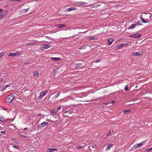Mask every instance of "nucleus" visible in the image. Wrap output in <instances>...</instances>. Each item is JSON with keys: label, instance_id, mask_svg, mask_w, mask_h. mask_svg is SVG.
I'll list each match as a JSON object with an SVG mask.
<instances>
[{"label": "nucleus", "instance_id": "f257e3e1", "mask_svg": "<svg viewBox=\"0 0 152 152\" xmlns=\"http://www.w3.org/2000/svg\"><path fill=\"white\" fill-rule=\"evenodd\" d=\"M15 96L13 94H10L8 95L5 99L6 103H10L12 101L15 99Z\"/></svg>", "mask_w": 152, "mask_h": 152}, {"label": "nucleus", "instance_id": "f03ea898", "mask_svg": "<svg viewBox=\"0 0 152 152\" xmlns=\"http://www.w3.org/2000/svg\"><path fill=\"white\" fill-rule=\"evenodd\" d=\"M48 91L46 90L44 91L41 92L40 93L39 96L38 97V99H42L46 94L48 93Z\"/></svg>", "mask_w": 152, "mask_h": 152}, {"label": "nucleus", "instance_id": "7ed1b4c3", "mask_svg": "<svg viewBox=\"0 0 152 152\" xmlns=\"http://www.w3.org/2000/svg\"><path fill=\"white\" fill-rule=\"evenodd\" d=\"M141 36V34L137 33L135 34L130 35H129V37L134 38H139Z\"/></svg>", "mask_w": 152, "mask_h": 152}, {"label": "nucleus", "instance_id": "20e7f679", "mask_svg": "<svg viewBox=\"0 0 152 152\" xmlns=\"http://www.w3.org/2000/svg\"><path fill=\"white\" fill-rule=\"evenodd\" d=\"M7 14V10L5 11L2 13L0 14V20L4 18Z\"/></svg>", "mask_w": 152, "mask_h": 152}, {"label": "nucleus", "instance_id": "39448f33", "mask_svg": "<svg viewBox=\"0 0 152 152\" xmlns=\"http://www.w3.org/2000/svg\"><path fill=\"white\" fill-rule=\"evenodd\" d=\"M48 123L47 122H44L40 124L38 126V129H42V128L46 126V124H47Z\"/></svg>", "mask_w": 152, "mask_h": 152}, {"label": "nucleus", "instance_id": "423d86ee", "mask_svg": "<svg viewBox=\"0 0 152 152\" xmlns=\"http://www.w3.org/2000/svg\"><path fill=\"white\" fill-rule=\"evenodd\" d=\"M127 45V44L124 43L120 44V45H118L117 47H116L115 48V50H118L120 49L121 48H122L124 46H126Z\"/></svg>", "mask_w": 152, "mask_h": 152}, {"label": "nucleus", "instance_id": "0eeeda50", "mask_svg": "<svg viewBox=\"0 0 152 152\" xmlns=\"http://www.w3.org/2000/svg\"><path fill=\"white\" fill-rule=\"evenodd\" d=\"M51 46L49 44L42 45L41 48L43 50L46 49L50 47Z\"/></svg>", "mask_w": 152, "mask_h": 152}, {"label": "nucleus", "instance_id": "6e6552de", "mask_svg": "<svg viewBox=\"0 0 152 152\" xmlns=\"http://www.w3.org/2000/svg\"><path fill=\"white\" fill-rule=\"evenodd\" d=\"M148 16L149 17L150 19H145V21H147L148 23L152 20V15L150 13H148Z\"/></svg>", "mask_w": 152, "mask_h": 152}, {"label": "nucleus", "instance_id": "1a4fd4ad", "mask_svg": "<svg viewBox=\"0 0 152 152\" xmlns=\"http://www.w3.org/2000/svg\"><path fill=\"white\" fill-rule=\"evenodd\" d=\"M88 3L86 2H83L82 1H80L77 2V4L79 6H83L84 5L87 4Z\"/></svg>", "mask_w": 152, "mask_h": 152}, {"label": "nucleus", "instance_id": "9d476101", "mask_svg": "<svg viewBox=\"0 0 152 152\" xmlns=\"http://www.w3.org/2000/svg\"><path fill=\"white\" fill-rule=\"evenodd\" d=\"M77 10V9L76 8L74 7H71L67 9L66 10L67 12H69L72 10Z\"/></svg>", "mask_w": 152, "mask_h": 152}, {"label": "nucleus", "instance_id": "9b49d317", "mask_svg": "<svg viewBox=\"0 0 152 152\" xmlns=\"http://www.w3.org/2000/svg\"><path fill=\"white\" fill-rule=\"evenodd\" d=\"M141 53L140 51H138L135 53H132V56H140L141 55Z\"/></svg>", "mask_w": 152, "mask_h": 152}, {"label": "nucleus", "instance_id": "f8f14e48", "mask_svg": "<svg viewBox=\"0 0 152 152\" xmlns=\"http://www.w3.org/2000/svg\"><path fill=\"white\" fill-rule=\"evenodd\" d=\"M18 55V53H10L9 54L8 56H16Z\"/></svg>", "mask_w": 152, "mask_h": 152}, {"label": "nucleus", "instance_id": "ddd939ff", "mask_svg": "<svg viewBox=\"0 0 152 152\" xmlns=\"http://www.w3.org/2000/svg\"><path fill=\"white\" fill-rule=\"evenodd\" d=\"M113 146V144H108L107 146L106 147L105 150H108L110 149V148Z\"/></svg>", "mask_w": 152, "mask_h": 152}, {"label": "nucleus", "instance_id": "4468645a", "mask_svg": "<svg viewBox=\"0 0 152 152\" xmlns=\"http://www.w3.org/2000/svg\"><path fill=\"white\" fill-rule=\"evenodd\" d=\"M57 150L56 148H49L48 149V152H52L54 151Z\"/></svg>", "mask_w": 152, "mask_h": 152}, {"label": "nucleus", "instance_id": "2eb2a0df", "mask_svg": "<svg viewBox=\"0 0 152 152\" xmlns=\"http://www.w3.org/2000/svg\"><path fill=\"white\" fill-rule=\"evenodd\" d=\"M51 59L52 60L56 61H59L61 59L60 58L58 57H51Z\"/></svg>", "mask_w": 152, "mask_h": 152}, {"label": "nucleus", "instance_id": "dca6fc26", "mask_svg": "<svg viewBox=\"0 0 152 152\" xmlns=\"http://www.w3.org/2000/svg\"><path fill=\"white\" fill-rule=\"evenodd\" d=\"M137 24H132L128 28V29H132L134 28L137 25Z\"/></svg>", "mask_w": 152, "mask_h": 152}, {"label": "nucleus", "instance_id": "f3484780", "mask_svg": "<svg viewBox=\"0 0 152 152\" xmlns=\"http://www.w3.org/2000/svg\"><path fill=\"white\" fill-rule=\"evenodd\" d=\"M39 75V73L37 71H35L34 72V76L37 77Z\"/></svg>", "mask_w": 152, "mask_h": 152}, {"label": "nucleus", "instance_id": "a211bd4d", "mask_svg": "<svg viewBox=\"0 0 152 152\" xmlns=\"http://www.w3.org/2000/svg\"><path fill=\"white\" fill-rule=\"evenodd\" d=\"M88 39L90 40H96L97 39V37H96L89 36L88 37Z\"/></svg>", "mask_w": 152, "mask_h": 152}, {"label": "nucleus", "instance_id": "6ab92c4d", "mask_svg": "<svg viewBox=\"0 0 152 152\" xmlns=\"http://www.w3.org/2000/svg\"><path fill=\"white\" fill-rule=\"evenodd\" d=\"M65 26V25L64 24H57L56 26L58 28H61Z\"/></svg>", "mask_w": 152, "mask_h": 152}, {"label": "nucleus", "instance_id": "aec40b11", "mask_svg": "<svg viewBox=\"0 0 152 152\" xmlns=\"http://www.w3.org/2000/svg\"><path fill=\"white\" fill-rule=\"evenodd\" d=\"M108 45H110L112 43L113 41V40L112 39L109 38L108 39Z\"/></svg>", "mask_w": 152, "mask_h": 152}, {"label": "nucleus", "instance_id": "412c9836", "mask_svg": "<svg viewBox=\"0 0 152 152\" xmlns=\"http://www.w3.org/2000/svg\"><path fill=\"white\" fill-rule=\"evenodd\" d=\"M140 20L142 21L143 23H148V21H145V19H144L142 16H141L140 18Z\"/></svg>", "mask_w": 152, "mask_h": 152}, {"label": "nucleus", "instance_id": "4be33fe9", "mask_svg": "<svg viewBox=\"0 0 152 152\" xmlns=\"http://www.w3.org/2000/svg\"><path fill=\"white\" fill-rule=\"evenodd\" d=\"M100 6V4H99V3H98L97 4L96 3H95L93 4V7H94V8H96Z\"/></svg>", "mask_w": 152, "mask_h": 152}, {"label": "nucleus", "instance_id": "5701e85b", "mask_svg": "<svg viewBox=\"0 0 152 152\" xmlns=\"http://www.w3.org/2000/svg\"><path fill=\"white\" fill-rule=\"evenodd\" d=\"M82 65V64L81 63L75 64V66L76 68H78L80 66H81Z\"/></svg>", "mask_w": 152, "mask_h": 152}, {"label": "nucleus", "instance_id": "b1692460", "mask_svg": "<svg viewBox=\"0 0 152 152\" xmlns=\"http://www.w3.org/2000/svg\"><path fill=\"white\" fill-rule=\"evenodd\" d=\"M51 113L53 115H56V112L54 110H51Z\"/></svg>", "mask_w": 152, "mask_h": 152}, {"label": "nucleus", "instance_id": "393cba45", "mask_svg": "<svg viewBox=\"0 0 152 152\" xmlns=\"http://www.w3.org/2000/svg\"><path fill=\"white\" fill-rule=\"evenodd\" d=\"M130 112V110H124L123 111V113L124 114H128Z\"/></svg>", "mask_w": 152, "mask_h": 152}, {"label": "nucleus", "instance_id": "a878e982", "mask_svg": "<svg viewBox=\"0 0 152 152\" xmlns=\"http://www.w3.org/2000/svg\"><path fill=\"white\" fill-rule=\"evenodd\" d=\"M137 148V145H135L132 148L131 150H135Z\"/></svg>", "mask_w": 152, "mask_h": 152}, {"label": "nucleus", "instance_id": "bb28decb", "mask_svg": "<svg viewBox=\"0 0 152 152\" xmlns=\"http://www.w3.org/2000/svg\"><path fill=\"white\" fill-rule=\"evenodd\" d=\"M137 148V145H135L132 148L131 150H135Z\"/></svg>", "mask_w": 152, "mask_h": 152}, {"label": "nucleus", "instance_id": "cd10ccee", "mask_svg": "<svg viewBox=\"0 0 152 152\" xmlns=\"http://www.w3.org/2000/svg\"><path fill=\"white\" fill-rule=\"evenodd\" d=\"M137 145V148H139L140 147H141L142 146V144L141 143V142L139 143H137L136 144Z\"/></svg>", "mask_w": 152, "mask_h": 152}, {"label": "nucleus", "instance_id": "c85d7f7f", "mask_svg": "<svg viewBox=\"0 0 152 152\" xmlns=\"http://www.w3.org/2000/svg\"><path fill=\"white\" fill-rule=\"evenodd\" d=\"M124 89L125 91H128V85H126L124 88Z\"/></svg>", "mask_w": 152, "mask_h": 152}, {"label": "nucleus", "instance_id": "c756f323", "mask_svg": "<svg viewBox=\"0 0 152 152\" xmlns=\"http://www.w3.org/2000/svg\"><path fill=\"white\" fill-rule=\"evenodd\" d=\"M86 47L85 46H83L80 48H79L78 49H80V50H82V49H86Z\"/></svg>", "mask_w": 152, "mask_h": 152}, {"label": "nucleus", "instance_id": "7c9ffc66", "mask_svg": "<svg viewBox=\"0 0 152 152\" xmlns=\"http://www.w3.org/2000/svg\"><path fill=\"white\" fill-rule=\"evenodd\" d=\"M29 10V8H27V9H24L23 10V12L24 13H25V12H28Z\"/></svg>", "mask_w": 152, "mask_h": 152}, {"label": "nucleus", "instance_id": "2f4dec72", "mask_svg": "<svg viewBox=\"0 0 152 152\" xmlns=\"http://www.w3.org/2000/svg\"><path fill=\"white\" fill-rule=\"evenodd\" d=\"M4 52H1L0 53V58L2 57L4 55Z\"/></svg>", "mask_w": 152, "mask_h": 152}, {"label": "nucleus", "instance_id": "473e14b6", "mask_svg": "<svg viewBox=\"0 0 152 152\" xmlns=\"http://www.w3.org/2000/svg\"><path fill=\"white\" fill-rule=\"evenodd\" d=\"M68 113L69 114H71L72 113V112L69 111H66L64 112V113Z\"/></svg>", "mask_w": 152, "mask_h": 152}, {"label": "nucleus", "instance_id": "72a5a7b5", "mask_svg": "<svg viewBox=\"0 0 152 152\" xmlns=\"http://www.w3.org/2000/svg\"><path fill=\"white\" fill-rule=\"evenodd\" d=\"M14 142L16 144H18L19 143V142L18 140H15L14 141Z\"/></svg>", "mask_w": 152, "mask_h": 152}, {"label": "nucleus", "instance_id": "f704fd0d", "mask_svg": "<svg viewBox=\"0 0 152 152\" xmlns=\"http://www.w3.org/2000/svg\"><path fill=\"white\" fill-rule=\"evenodd\" d=\"M111 133V131L110 130V132H109V133H108V134H107L106 136H105V137H108L109 136H111V135L110 134V135H109Z\"/></svg>", "mask_w": 152, "mask_h": 152}, {"label": "nucleus", "instance_id": "c9c22d12", "mask_svg": "<svg viewBox=\"0 0 152 152\" xmlns=\"http://www.w3.org/2000/svg\"><path fill=\"white\" fill-rule=\"evenodd\" d=\"M147 142V140H145L141 142V143L142 144V145H143L144 144L146 143Z\"/></svg>", "mask_w": 152, "mask_h": 152}, {"label": "nucleus", "instance_id": "e433bc0d", "mask_svg": "<svg viewBox=\"0 0 152 152\" xmlns=\"http://www.w3.org/2000/svg\"><path fill=\"white\" fill-rule=\"evenodd\" d=\"M60 94V93H58L57 94H56L55 96V98H57L58 97V96H59Z\"/></svg>", "mask_w": 152, "mask_h": 152}, {"label": "nucleus", "instance_id": "4c0bfd02", "mask_svg": "<svg viewBox=\"0 0 152 152\" xmlns=\"http://www.w3.org/2000/svg\"><path fill=\"white\" fill-rule=\"evenodd\" d=\"M61 106H58L57 107V109L58 110H59L61 109Z\"/></svg>", "mask_w": 152, "mask_h": 152}, {"label": "nucleus", "instance_id": "58836bf2", "mask_svg": "<svg viewBox=\"0 0 152 152\" xmlns=\"http://www.w3.org/2000/svg\"><path fill=\"white\" fill-rule=\"evenodd\" d=\"M0 121L2 122H4V118H3L1 117V118H0Z\"/></svg>", "mask_w": 152, "mask_h": 152}, {"label": "nucleus", "instance_id": "ea45409f", "mask_svg": "<svg viewBox=\"0 0 152 152\" xmlns=\"http://www.w3.org/2000/svg\"><path fill=\"white\" fill-rule=\"evenodd\" d=\"M20 136L21 137H23V138H26V136H25L24 135H23L22 134H20Z\"/></svg>", "mask_w": 152, "mask_h": 152}, {"label": "nucleus", "instance_id": "a19ab883", "mask_svg": "<svg viewBox=\"0 0 152 152\" xmlns=\"http://www.w3.org/2000/svg\"><path fill=\"white\" fill-rule=\"evenodd\" d=\"M6 132V131H4L1 132V133L3 134H4Z\"/></svg>", "mask_w": 152, "mask_h": 152}, {"label": "nucleus", "instance_id": "79ce46f5", "mask_svg": "<svg viewBox=\"0 0 152 152\" xmlns=\"http://www.w3.org/2000/svg\"><path fill=\"white\" fill-rule=\"evenodd\" d=\"M137 24V25H139L140 26H141L142 25V24L139 23V21H138L137 22V23L136 24Z\"/></svg>", "mask_w": 152, "mask_h": 152}, {"label": "nucleus", "instance_id": "37998d69", "mask_svg": "<svg viewBox=\"0 0 152 152\" xmlns=\"http://www.w3.org/2000/svg\"><path fill=\"white\" fill-rule=\"evenodd\" d=\"M12 147L15 148H17V149L19 148L16 145H13V146Z\"/></svg>", "mask_w": 152, "mask_h": 152}, {"label": "nucleus", "instance_id": "c03bdc74", "mask_svg": "<svg viewBox=\"0 0 152 152\" xmlns=\"http://www.w3.org/2000/svg\"><path fill=\"white\" fill-rule=\"evenodd\" d=\"M88 31H88H84V32H80H80H79V33H78V34H80V33H83V34H85V33H86V32H87Z\"/></svg>", "mask_w": 152, "mask_h": 152}, {"label": "nucleus", "instance_id": "a18cd8bd", "mask_svg": "<svg viewBox=\"0 0 152 152\" xmlns=\"http://www.w3.org/2000/svg\"><path fill=\"white\" fill-rule=\"evenodd\" d=\"M93 4L90 5H88V6L91 7V8H94V7H93Z\"/></svg>", "mask_w": 152, "mask_h": 152}, {"label": "nucleus", "instance_id": "49530a36", "mask_svg": "<svg viewBox=\"0 0 152 152\" xmlns=\"http://www.w3.org/2000/svg\"><path fill=\"white\" fill-rule=\"evenodd\" d=\"M82 146H79V147H78L77 148L78 149H80V148H82Z\"/></svg>", "mask_w": 152, "mask_h": 152}, {"label": "nucleus", "instance_id": "de8ad7c7", "mask_svg": "<svg viewBox=\"0 0 152 152\" xmlns=\"http://www.w3.org/2000/svg\"><path fill=\"white\" fill-rule=\"evenodd\" d=\"M21 1V0H13V1L20 2V1Z\"/></svg>", "mask_w": 152, "mask_h": 152}, {"label": "nucleus", "instance_id": "09e8293b", "mask_svg": "<svg viewBox=\"0 0 152 152\" xmlns=\"http://www.w3.org/2000/svg\"><path fill=\"white\" fill-rule=\"evenodd\" d=\"M100 61V60H97V61L95 62V63H97L99 62Z\"/></svg>", "mask_w": 152, "mask_h": 152}, {"label": "nucleus", "instance_id": "8fccbe9b", "mask_svg": "<svg viewBox=\"0 0 152 152\" xmlns=\"http://www.w3.org/2000/svg\"><path fill=\"white\" fill-rule=\"evenodd\" d=\"M30 62H27V63H24V64L25 65H27V64H29L30 63Z\"/></svg>", "mask_w": 152, "mask_h": 152}, {"label": "nucleus", "instance_id": "3c124183", "mask_svg": "<svg viewBox=\"0 0 152 152\" xmlns=\"http://www.w3.org/2000/svg\"><path fill=\"white\" fill-rule=\"evenodd\" d=\"M152 150V147L150 148H148V151H151Z\"/></svg>", "mask_w": 152, "mask_h": 152}, {"label": "nucleus", "instance_id": "603ef678", "mask_svg": "<svg viewBox=\"0 0 152 152\" xmlns=\"http://www.w3.org/2000/svg\"><path fill=\"white\" fill-rule=\"evenodd\" d=\"M150 151H148V149L146 150L145 151V152H149Z\"/></svg>", "mask_w": 152, "mask_h": 152}, {"label": "nucleus", "instance_id": "864d4df0", "mask_svg": "<svg viewBox=\"0 0 152 152\" xmlns=\"http://www.w3.org/2000/svg\"><path fill=\"white\" fill-rule=\"evenodd\" d=\"M28 129V128H25L24 129V130H27Z\"/></svg>", "mask_w": 152, "mask_h": 152}, {"label": "nucleus", "instance_id": "5fc2aeb1", "mask_svg": "<svg viewBox=\"0 0 152 152\" xmlns=\"http://www.w3.org/2000/svg\"><path fill=\"white\" fill-rule=\"evenodd\" d=\"M91 146L92 147V148H94V146H94V145H91Z\"/></svg>", "mask_w": 152, "mask_h": 152}, {"label": "nucleus", "instance_id": "6e6d98bb", "mask_svg": "<svg viewBox=\"0 0 152 152\" xmlns=\"http://www.w3.org/2000/svg\"><path fill=\"white\" fill-rule=\"evenodd\" d=\"M3 108L4 110H7V109H6V108H4H4Z\"/></svg>", "mask_w": 152, "mask_h": 152}, {"label": "nucleus", "instance_id": "4d7b16f0", "mask_svg": "<svg viewBox=\"0 0 152 152\" xmlns=\"http://www.w3.org/2000/svg\"><path fill=\"white\" fill-rule=\"evenodd\" d=\"M115 102V101H113L111 102V103H112V104L113 103H114Z\"/></svg>", "mask_w": 152, "mask_h": 152}, {"label": "nucleus", "instance_id": "13d9d810", "mask_svg": "<svg viewBox=\"0 0 152 152\" xmlns=\"http://www.w3.org/2000/svg\"><path fill=\"white\" fill-rule=\"evenodd\" d=\"M3 10L1 8H0V12H1Z\"/></svg>", "mask_w": 152, "mask_h": 152}, {"label": "nucleus", "instance_id": "bf43d9fd", "mask_svg": "<svg viewBox=\"0 0 152 152\" xmlns=\"http://www.w3.org/2000/svg\"><path fill=\"white\" fill-rule=\"evenodd\" d=\"M119 4H117L116 5V7H119Z\"/></svg>", "mask_w": 152, "mask_h": 152}, {"label": "nucleus", "instance_id": "052dcab7", "mask_svg": "<svg viewBox=\"0 0 152 152\" xmlns=\"http://www.w3.org/2000/svg\"><path fill=\"white\" fill-rule=\"evenodd\" d=\"M8 86H8V85H7V86H6V88H7V87H8Z\"/></svg>", "mask_w": 152, "mask_h": 152}, {"label": "nucleus", "instance_id": "680f3d73", "mask_svg": "<svg viewBox=\"0 0 152 152\" xmlns=\"http://www.w3.org/2000/svg\"><path fill=\"white\" fill-rule=\"evenodd\" d=\"M15 118V117L14 118L12 119V121H13V120H14V118Z\"/></svg>", "mask_w": 152, "mask_h": 152}, {"label": "nucleus", "instance_id": "e2e57ef3", "mask_svg": "<svg viewBox=\"0 0 152 152\" xmlns=\"http://www.w3.org/2000/svg\"><path fill=\"white\" fill-rule=\"evenodd\" d=\"M76 28H78V27H76Z\"/></svg>", "mask_w": 152, "mask_h": 152}]
</instances>
